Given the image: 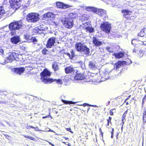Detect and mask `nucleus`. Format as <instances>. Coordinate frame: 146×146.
Segmentation results:
<instances>
[{
    "label": "nucleus",
    "instance_id": "obj_21",
    "mask_svg": "<svg viewBox=\"0 0 146 146\" xmlns=\"http://www.w3.org/2000/svg\"><path fill=\"white\" fill-rule=\"evenodd\" d=\"M76 15L75 14L72 13H70L68 15L66 18H69V19H71L72 20H73V19L75 18Z\"/></svg>",
    "mask_w": 146,
    "mask_h": 146
},
{
    "label": "nucleus",
    "instance_id": "obj_10",
    "mask_svg": "<svg viewBox=\"0 0 146 146\" xmlns=\"http://www.w3.org/2000/svg\"><path fill=\"white\" fill-rule=\"evenodd\" d=\"M11 41L13 44H17L21 41L20 36H14L11 38Z\"/></svg>",
    "mask_w": 146,
    "mask_h": 146
},
{
    "label": "nucleus",
    "instance_id": "obj_51",
    "mask_svg": "<svg viewBox=\"0 0 146 146\" xmlns=\"http://www.w3.org/2000/svg\"><path fill=\"white\" fill-rule=\"evenodd\" d=\"M48 143H49L50 145H51L52 146H55L54 144H53L51 142H49V141H48Z\"/></svg>",
    "mask_w": 146,
    "mask_h": 146
},
{
    "label": "nucleus",
    "instance_id": "obj_49",
    "mask_svg": "<svg viewBox=\"0 0 146 146\" xmlns=\"http://www.w3.org/2000/svg\"><path fill=\"white\" fill-rule=\"evenodd\" d=\"M3 135L6 137V138H7L8 139H9L8 137H10V136L7 134H3Z\"/></svg>",
    "mask_w": 146,
    "mask_h": 146
},
{
    "label": "nucleus",
    "instance_id": "obj_22",
    "mask_svg": "<svg viewBox=\"0 0 146 146\" xmlns=\"http://www.w3.org/2000/svg\"><path fill=\"white\" fill-rule=\"evenodd\" d=\"M86 10L88 11H92L93 12L95 13V11H96V8L92 7H88L86 8Z\"/></svg>",
    "mask_w": 146,
    "mask_h": 146
},
{
    "label": "nucleus",
    "instance_id": "obj_20",
    "mask_svg": "<svg viewBox=\"0 0 146 146\" xmlns=\"http://www.w3.org/2000/svg\"><path fill=\"white\" fill-rule=\"evenodd\" d=\"M114 56L116 58H122L124 56V54L122 52H119L118 53H115L114 54Z\"/></svg>",
    "mask_w": 146,
    "mask_h": 146
},
{
    "label": "nucleus",
    "instance_id": "obj_32",
    "mask_svg": "<svg viewBox=\"0 0 146 146\" xmlns=\"http://www.w3.org/2000/svg\"><path fill=\"white\" fill-rule=\"evenodd\" d=\"M62 101L64 102V103L65 104H76V102H73L72 101H66L64 100H62Z\"/></svg>",
    "mask_w": 146,
    "mask_h": 146
},
{
    "label": "nucleus",
    "instance_id": "obj_59",
    "mask_svg": "<svg viewBox=\"0 0 146 146\" xmlns=\"http://www.w3.org/2000/svg\"><path fill=\"white\" fill-rule=\"evenodd\" d=\"M145 77L146 78V75L145 76Z\"/></svg>",
    "mask_w": 146,
    "mask_h": 146
},
{
    "label": "nucleus",
    "instance_id": "obj_17",
    "mask_svg": "<svg viewBox=\"0 0 146 146\" xmlns=\"http://www.w3.org/2000/svg\"><path fill=\"white\" fill-rule=\"evenodd\" d=\"M65 71L66 73H72L75 72V70L74 68L71 67L69 66L66 68L65 69Z\"/></svg>",
    "mask_w": 146,
    "mask_h": 146
},
{
    "label": "nucleus",
    "instance_id": "obj_31",
    "mask_svg": "<svg viewBox=\"0 0 146 146\" xmlns=\"http://www.w3.org/2000/svg\"><path fill=\"white\" fill-rule=\"evenodd\" d=\"M86 29L87 31H88L90 33H92L94 31V29L91 27V26H88Z\"/></svg>",
    "mask_w": 146,
    "mask_h": 146
},
{
    "label": "nucleus",
    "instance_id": "obj_35",
    "mask_svg": "<svg viewBox=\"0 0 146 146\" xmlns=\"http://www.w3.org/2000/svg\"><path fill=\"white\" fill-rule=\"evenodd\" d=\"M42 131H48L54 132L53 130H52L48 128H45L44 130H42Z\"/></svg>",
    "mask_w": 146,
    "mask_h": 146
},
{
    "label": "nucleus",
    "instance_id": "obj_24",
    "mask_svg": "<svg viewBox=\"0 0 146 146\" xmlns=\"http://www.w3.org/2000/svg\"><path fill=\"white\" fill-rule=\"evenodd\" d=\"M122 62L121 61H118L117 63H115L114 66V67L116 68V69L119 68L122 65Z\"/></svg>",
    "mask_w": 146,
    "mask_h": 146
},
{
    "label": "nucleus",
    "instance_id": "obj_9",
    "mask_svg": "<svg viewBox=\"0 0 146 146\" xmlns=\"http://www.w3.org/2000/svg\"><path fill=\"white\" fill-rule=\"evenodd\" d=\"M15 54V53L9 52L7 54L6 58L7 62H11L15 58L14 55Z\"/></svg>",
    "mask_w": 146,
    "mask_h": 146
},
{
    "label": "nucleus",
    "instance_id": "obj_23",
    "mask_svg": "<svg viewBox=\"0 0 146 146\" xmlns=\"http://www.w3.org/2000/svg\"><path fill=\"white\" fill-rule=\"evenodd\" d=\"M53 69L55 71H56L58 69V67L57 63L56 62H53L52 65Z\"/></svg>",
    "mask_w": 146,
    "mask_h": 146
},
{
    "label": "nucleus",
    "instance_id": "obj_53",
    "mask_svg": "<svg viewBox=\"0 0 146 146\" xmlns=\"http://www.w3.org/2000/svg\"><path fill=\"white\" fill-rule=\"evenodd\" d=\"M48 117V116H46L45 117H43V118H47V117Z\"/></svg>",
    "mask_w": 146,
    "mask_h": 146
},
{
    "label": "nucleus",
    "instance_id": "obj_6",
    "mask_svg": "<svg viewBox=\"0 0 146 146\" xmlns=\"http://www.w3.org/2000/svg\"><path fill=\"white\" fill-rule=\"evenodd\" d=\"M22 27L21 21L14 22L9 25V28L11 30H16L21 28Z\"/></svg>",
    "mask_w": 146,
    "mask_h": 146
},
{
    "label": "nucleus",
    "instance_id": "obj_12",
    "mask_svg": "<svg viewBox=\"0 0 146 146\" xmlns=\"http://www.w3.org/2000/svg\"><path fill=\"white\" fill-rule=\"evenodd\" d=\"M25 70V68L23 67L16 68L13 69L12 71L19 75H20Z\"/></svg>",
    "mask_w": 146,
    "mask_h": 146
},
{
    "label": "nucleus",
    "instance_id": "obj_48",
    "mask_svg": "<svg viewBox=\"0 0 146 146\" xmlns=\"http://www.w3.org/2000/svg\"><path fill=\"white\" fill-rule=\"evenodd\" d=\"M35 129H35V130L36 131H42L40 130L39 129H38V128L37 127H35Z\"/></svg>",
    "mask_w": 146,
    "mask_h": 146
},
{
    "label": "nucleus",
    "instance_id": "obj_50",
    "mask_svg": "<svg viewBox=\"0 0 146 146\" xmlns=\"http://www.w3.org/2000/svg\"><path fill=\"white\" fill-rule=\"evenodd\" d=\"M107 121H108V124H107V125L108 126H109V123H110V122H110V120H107Z\"/></svg>",
    "mask_w": 146,
    "mask_h": 146
},
{
    "label": "nucleus",
    "instance_id": "obj_56",
    "mask_svg": "<svg viewBox=\"0 0 146 146\" xmlns=\"http://www.w3.org/2000/svg\"><path fill=\"white\" fill-rule=\"evenodd\" d=\"M6 64V63L5 62L4 63H3V64Z\"/></svg>",
    "mask_w": 146,
    "mask_h": 146
},
{
    "label": "nucleus",
    "instance_id": "obj_28",
    "mask_svg": "<svg viewBox=\"0 0 146 146\" xmlns=\"http://www.w3.org/2000/svg\"><path fill=\"white\" fill-rule=\"evenodd\" d=\"M71 56L70 54L67 53V55L68 56L70 59H72L75 56L74 52L73 50H71Z\"/></svg>",
    "mask_w": 146,
    "mask_h": 146
},
{
    "label": "nucleus",
    "instance_id": "obj_43",
    "mask_svg": "<svg viewBox=\"0 0 146 146\" xmlns=\"http://www.w3.org/2000/svg\"><path fill=\"white\" fill-rule=\"evenodd\" d=\"M104 75H106L107 76V77L106 78H108L109 77V76H108V75L109 74V72L108 71L106 72L104 74Z\"/></svg>",
    "mask_w": 146,
    "mask_h": 146
},
{
    "label": "nucleus",
    "instance_id": "obj_55",
    "mask_svg": "<svg viewBox=\"0 0 146 146\" xmlns=\"http://www.w3.org/2000/svg\"><path fill=\"white\" fill-rule=\"evenodd\" d=\"M141 32H141H141L140 33V36H142L141 35Z\"/></svg>",
    "mask_w": 146,
    "mask_h": 146
},
{
    "label": "nucleus",
    "instance_id": "obj_16",
    "mask_svg": "<svg viewBox=\"0 0 146 146\" xmlns=\"http://www.w3.org/2000/svg\"><path fill=\"white\" fill-rule=\"evenodd\" d=\"M25 56L24 55L22 56L15 53V54L14 55V57H15L14 59H15L16 61H24L23 58Z\"/></svg>",
    "mask_w": 146,
    "mask_h": 146
},
{
    "label": "nucleus",
    "instance_id": "obj_25",
    "mask_svg": "<svg viewBox=\"0 0 146 146\" xmlns=\"http://www.w3.org/2000/svg\"><path fill=\"white\" fill-rule=\"evenodd\" d=\"M91 24L89 22H87L86 23H84L83 24V27L85 28V29H86L88 26H90Z\"/></svg>",
    "mask_w": 146,
    "mask_h": 146
},
{
    "label": "nucleus",
    "instance_id": "obj_47",
    "mask_svg": "<svg viewBox=\"0 0 146 146\" xmlns=\"http://www.w3.org/2000/svg\"><path fill=\"white\" fill-rule=\"evenodd\" d=\"M136 40H135V39H133V40L132 41H131V44H135V41H136Z\"/></svg>",
    "mask_w": 146,
    "mask_h": 146
},
{
    "label": "nucleus",
    "instance_id": "obj_30",
    "mask_svg": "<svg viewBox=\"0 0 146 146\" xmlns=\"http://www.w3.org/2000/svg\"><path fill=\"white\" fill-rule=\"evenodd\" d=\"M143 122L145 123L146 122V108L144 112L143 113Z\"/></svg>",
    "mask_w": 146,
    "mask_h": 146
},
{
    "label": "nucleus",
    "instance_id": "obj_14",
    "mask_svg": "<svg viewBox=\"0 0 146 146\" xmlns=\"http://www.w3.org/2000/svg\"><path fill=\"white\" fill-rule=\"evenodd\" d=\"M55 15L52 12H49L45 13L43 16V18L46 19V18H54Z\"/></svg>",
    "mask_w": 146,
    "mask_h": 146
},
{
    "label": "nucleus",
    "instance_id": "obj_45",
    "mask_svg": "<svg viewBox=\"0 0 146 146\" xmlns=\"http://www.w3.org/2000/svg\"><path fill=\"white\" fill-rule=\"evenodd\" d=\"M114 109H112L110 111V114L111 115H113V113L112 111V110H113Z\"/></svg>",
    "mask_w": 146,
    "mask_h": 146
},
{
    "label": "nucleus",
    "instance_id": "obj_44",
    "mask_svg": "<svg viewBox=\"0 0 146 146\" xmlns=\"http://www.w3.org/2000/svg\"><path fill=\"white\" fill-rule=\"evenodd\" d=\"M66 129L67 131H69L71 133H73V132L71 131V129L70 128H66Z\"/></svg>",
    "mask_w": 146,
    "mask_h": 146
},
{
    "label": "nucleus",
    "instance_id": "obj_1",
    "mask_svg": "<svg viewBox=\"0 0 146 146\" xmlns=\"http://www.w3.org/2000/svg\"><path fill=\"white\" fill-rule=\"evenodd\" d=\"M40 75L41 76V78L42 81L45 83L47 84L51 83L54 81H56V83L58 84H61L63 83L62 81L60 79H53L49 78V77L50 76L51 73L46 69L44 70L41 73Z\"/></svg>",
    "mask_w": 146,
    "mask_h": 146
},
{
    "label": "nucleus",
    "instance_id": "obj_29",
    "mask_svg": "<svg viewBox=\"0 0 146 146\" xmlns=\"http://www.w3.org/2000/svg\"><path fill=\"white\" fill-rule=\"evenodd\" d=\"M127 113V111H126L125 112V113H123L122 115V123L123 124L124 123V122L125 121V117L126 115V114Z\"/></svg>",
    "mask_w": 146,
    "mask_h": 146
},
{
    "label": "nucleus",
    "instance_id": "obj_5",
    "mask_svg": "<svg viewBox=\"0 0 146 146\" xmlns=\"http://www.w3.org/2000/svg\"><path fill=\"white\" fill-rule=\"evenodd\" d=\"M62 21L64 25L67 28H71L74 26V21L71 19L65 18Z\"/></svg>",
    "mask_w": 146,
    "mask_h": 146
},
{
    "label": "nucleus",
    "instance_id": "obj_57",
    "mask_svg": "<svg viewBox=\"0 0 146 146\" xmlns=\"http://www.w3.org/2000/svg\"><path fill=\"white\" fill-rule=\"evenodd\" d=\"M130 96L128 97V98H129L130 97Z\"/></svg>",
    "mask_w": 146,
    "mask_h": 146
},
{
    "label": "nucleus",
    "instance_id": "obj_11",
    "mask_svg": "<svg viewBox=\"0 0 146 146\" xmlns=\"http://www.w3.org/2000/svg\"><path fill=\"white\" fill-rule=\"evenodd\" d=\"M56 6L58 8L64 9L67 8L72 7L70 5L65 4L61 2H57L56 3Z\"/></svg>",
    "mask_w": 146,
    "mask_h": 146
},
{
    "label": "nucleus",
    "instance_id": "obj_54",
    "mask_svg": "<svg viewBox=\"0 0 146 146\" xmlns=\"http://www.w3.org/2000/svg\"><path fill=\"white\" fill-rule=\"evenodd\" d=\"M111 119V117H109V120H110V121Z\"/></svg>",
    "mask_w": 146,
    "mask_h": 146
},
{
    "label": "nucleus",
    "instance_id": "obj_52",
    "mask_svg": "<svg viewBox=\"0 0 146 146\" xmlns=\"http://www.w3.org/2000/svg\"><path fill=\"white\" fill-rule=\"evenodd\" d=\"M142 43H143V44L144 45H146V41H145Z\"/></svg>",
    "mask_w": 146,
    "mask_h": 146
},
{
    "label": "nucleus",
    "instance_id": "obj_18",
    "mask_svg": "<svg viewBox=\"0 0 146 146\" xmlns=\"http://www.w3.org/2000/svg\"><path fill=\"white\" fill-rule=\"evenodd\" d=\"M96 11H95V13L98 14L102 16L106 13V11L102 9H98L96 8Z\"/></svg>",
    "mask_w": 146,
    "mask_h": 146
},
{
    "label": "nucleus",
    "instance_id": "obj_19",
    "mask_svg": "<svg viewBox=\"0 0 146 146\" xmlns=\"http://www.w3.org/2000/svg\"><path fill=\"white\" fill-rule=\"evenodd\" d=\"M93 42L95 46H99L101 45L102 43V42L99 41L95 38H94L93 39Z\"/></svg>",
    "mask_w": 146,
    "mask_h": 146
},
{
    "label": "nucleus",
    "instance_id": "obj_34",
    "mask_svg": "<svg viewBox=\"0 0 146 146\" xmlns=\"http://www.w3.org/2000/svg\"><path fill=\"white\" fill-rule=\"evenodd\" d=\"M23 136L25 138H29L30 139H31L32 140H33L34 141H35L36 140V139L32 137L31 136H26V135H23Z\"/></svg>",
    "mask_w": 146,
    "mask_h": 146
},
{
    "label": "nucleus",
    "instance_id": "obj_33",
    "mask_svg": "<svg viewBox=\"0 0 146 146\" xmlns=\"http://www.w3.org/2000/svg\"><path fill=\"white\" fill-rule=\"evenodd\" d=\"M42 53L45 55H46L49 53V52L48 50L46 49H44L42 51Z\"/></svg>",
    "mask_w": 146,
    "mask_h": 146
},
{
    "label": "nucleus",
    "instance_id": "obj_39",
    "mask_svg": "<svg viewBox=\"0 0 146 146\" xmlns=\"http://www.w3.org/2000/svg\"><path fill=\"white\" fill-rule=\"evenodd\" d=\"M137 50L138 48L136 47H135L133 49V52H137L138 54H139Z\"/></svg>",
    "mask_w": 146,
    "mask_h": 146
},
{
    "label": "nucleus",
    "instance_id": "obj_15",
    "mask_svg": "<svg viewBox=\"0 0 146 146\" xmlns=\"http://www.w3.org/2000/svg\"><path fill=\"white\" fill-rule=\"evenodd\" d=\"M96 63L93 61H90L88 64L89 68L93 70H96L98 66L96 65Z\"/></svg>",
    "mask_w": 146,
    "mask_h": 146
},
{
    "label": "nucleus",
    "instance_id": "obj_36",
    "mask_svg": "<svg viewBox=\"0 0 146 146\" xmlns=\"http://www.w3.org/2000/svg\"><path fill=\"white\" fill-rule=\"evenodd\" d=\"M138 52L139 53L138 54H139V55L141 57L143 56V53L142 51H141V50L138 51Z\"/></svg>",
    "mask_w": 146,
    "mask_h": 146
},
{
    "label": "nucleus",
    "instance_id": "obj_8",
    "mask_svg": "<svg viewBox=\"0 0 146 146\" xmlns=\"http://www.w3.org/2000/svg\"><path fill=\"white\" fill-rule=\"evenodd\" d=\"M56 38L54 37H52L48 39L46 45L47 47L51 48L54 45L55 43Z\"/></svg>",
    "mask_w": 146,
    "mask_h": 146
},
{
    "label": "nucleus",
    "instance_id": "obj_46",
    "mask_svg": "<svg viewBox=\"0 0 146 146\" xmlns=\"http://www.w3.org/2000/svg\"><path fill=\"white\" fill-rule=\"evenodd\" d=\"M113 131H114V129L113 128H112V132H111V138H112L113 137Z\"/></svg>",
    "mask_w": 146,
    "mask_h": 146
},
{
    "label": "nucleus",
    "instance_id": "obj_26",
    "mask_svg": "<svg viewBox=\"0 0 146 146\" xmlns=\"http://www.w3.org/2000/svg\"><path fill=\"white\" fill-rule=\"evenodd\" d=\"M122 13L124 14V15H130L131 13V12L127 10H123L122 11Z\"/></svg>",
    "mask_w": 146,
    "mask_h": 146
},
{
    "label": "nucleus",
    "instance_id": "obj_3",
    "mask_svg": "<svg viewBox=\"0 0 146 146\" xmlns=\"http://www.w3.org/2000/svg\"><path fill=\"white\" fill-rule=\"evenodd\" d=\"M100 28L102 31L109 34L111 28V25L108 22H103L100 25Z\"/></svg>",
    "mask_w": 146,
    "mask_h": 146
},
{
    "label": "nucleus",
    "instance_id": "obj_2",
    "mask_svg": "<svg viewBox=\"0 0 146 146\" xmlns=\"http://www.w3.org/2000/svg\"><path fill=\"white\" fill-rule=\"evenodd\" d=\"M75 48L79 52H83L86 54L90 53V49L86 45L80 42L76 43L75 45Z\"/></svg>",
    "mask_w": 146,
    "mask_h": 146
},
{
    "label": "nucleus",
    "instance_id": "obj_4",
    "mask_svg": "<svg viewBox=\"0 0 146 146\" xmlns=\"http://www.w3.org/2000/svg\"><path fill=\"white\" fill-rule=\"evenodd\" d=\"M39 15L38 14L31 13L28 15L27 19L30 22H36L39 19Z\"/></svg>",
    "mask_w": 146,
    "mask_h": 146
},
{
    "label": "nucleus",
    "instance_id": "obj_40",
    "mask_svg": "<svg viewBox=\"0 0 146 146\" xmlns=\"http://www.w3.org/2000/svg\"><path fill=\"white\" fill-rule=\"evenodd\" d=\"M32 39L31 40V41H32L34 42H37V40L35 38V37H31Z\"/></svg>",
    "mask_w": 146,
    "mask_h": 146
},
{
    "label": "nucleus",
    "instance_id": "obj_7",
    "mask_svg": "<svg viewBox=\"0 0 146 146\" xmlns=\"http://www.w3.org/2000/svg\"><path fill=\"white\" fill-rule=\"evenodd\" d=\"M74 78L75 80H84L85 82H89L90 80L91 79V78H89L88 76H86L83 74L78 73L76 74Z\"/></svg>",
    "mask_w": 146,
    "mask_h": 146
},
{
    "label": "nucleus",
    "instance_id": "obj_37",
    "mask_svg": "<svg viewBox=\"0 0 146 146\" xmlns=\"http://www.w3.org/2000/svg\"><path fill=\"white\" fill-rule=\"evenodd\" d=\"M106 49L107 51L110 52H112L113 51L112 49L109 47H107L106 48Z\"/></svg>",
    "mask_w": 146,
    "mask_h": 146
},
{
    "label": "nucleus",
    "instance_id": "obj_58",
    "mask_svg": "<svg viewBox=\"0 0 146 146\" xmlns=\"http://www.w3.org/2000/svg\"><path fill=\"white\" fill-rule=\"evenodd\" d=\"M130 96L128 97V98H129L130 97Z\"/></svg>",
    "mask_w": 146,
    "mask_h": 146
},
{
    "label": "nucleus",
    "instance_id": "obj_41",
    "mask_svg": "<svg viewBox=\"0 0 146 146\" xmlns=\"http://www.w3.org/2000/svg\"><path fill=\"white\" fill-rule=\"evenodd\" d=\"M32 128L33 129H35L36 128L35 127H34L33 126H31L30 125H28L26 127V128L27 129H29L30 128Z\"/></svg>",
    "mask_w": 146,
    "mask_h": 146
},
{
    "label": "nucleus",
    "instance_id": "obj_13",
    "mask_svg": "<svg viewBox=\"0 0 146 146\" xmlns=\"http://www.w3.org/2000/svg\"><path fill=\"white\" fill-rule=\"evenodd\" d=\"M18 0H4V3L5 4H6L8 2H9L11 4L12 7L13 6L15 7V5H17V3H18Z\"/></svg>",
    "mask_w": 146,
    "mask_h": 146
},
{
    "label": "nucleus",
    "instance_id": "obj_42",
    "mask_svg": "<svg viewBox=\"0 0 146 146\" xmlns=\"http://www.w3.org/2000/svg\"><path fill=\"white\" fill-rule=\"evenodd\" d=\"M4 50L0 48V54L3 55L4 54Z\"/></svg>",
    "mask_w": 146,
    "mask_h": 146
},
{
    "label": "nucleus",
    "instance_id": "obj_27",
    "mask_svg": "<svg viewBox=\"0 0 146 146\" xmlns=\"http://www.w3.org/2000/svg\"><path fill=\"white\" fill-rule=\"evenodd\" d=\"M30 36L29 35H24V38L27 40L26 41L28 42H30L31 39L30 38Z\"/></svg>",
    "mask_w": 146,
    "mask_h": 146
},
{
    "label": "nucleus",
    "instance_id": "obj_38",
    "mask_svg": "<svg viewBox=\"0 0 146 146\" xmlns=\"http://www.w3.org/2000/svg\"><path fill=\"white\" fill-rule=\"evenodd\" d=\"M82 106H84L85 107L86 106H93V107H98V106L96 105H90L89 104H87L86 103L84 104L83 105H82Z\"/></svg>",
    "mask_w": 146,
    "mask_h": 146
}]
</instances>
